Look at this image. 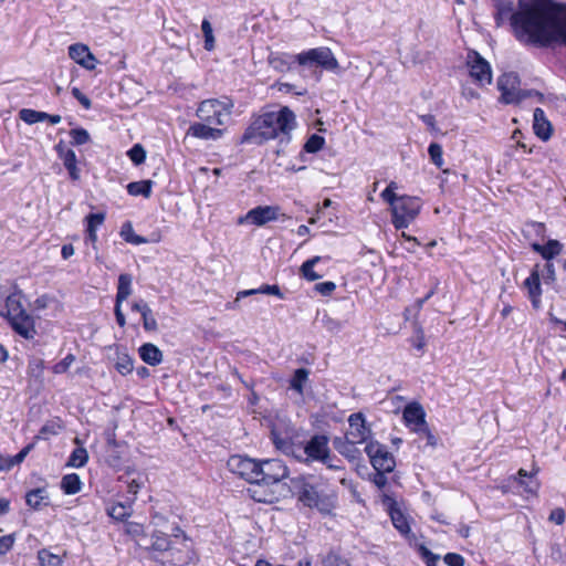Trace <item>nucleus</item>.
I'll list each match as a JSON object with an SVG mask.
<instances>
[{"instance_id":"1","label":"nucleus","mask_w":566,"mask_h":566,"mask_svg":"<svg viewBox=\"0 0 566 566\" xmlns=\"http://www.w3.org/2000/svg\"><path fill=\"white\" fill-rule=\"evenodd\" d=\"M566 15V4L556 0H518L514 38L524 45L546 48V41Z\"/></svg>"},{"instance_id":"2","label":"nucleus","mask_w":566,"mask_h":566,"mask_svg":"<svg viewBox=\"0 0 566 566\" xmlns=\"http://www.w3.org/2000/svg\"><path fill=\"white\" fill-rule=\"evenodd\" d=\"M295 127L294 112L287 106H282L279 111L263 112L252 116L239 144L261 146L274 139H277L280 144H287Z\"/></svg>"},{"instance_id":"3","label":"nucleus","mask_w":566,"mask_h":566,"mask_svg":"<svg viewBox=\"0 0 566 566\" xmlns=\"http://www.w3.org/2000/svg\"><path fill=\"white\" fill-rule=\"evenodd\" d=\"M145 552L149 560L160 566H189L198 560L190 538L178 524L171 528V534L154 531Z\"/></svg>"},{"instance_id":"4","label":"nucleus","mask_w":566,"mask_h":566,"mask_svg":"<svg viewBox=\"0 0 566 566\" xmlns=\"http://www.w3.org/2000/svg\"><path fill=\"white\" fill-rule=\"evenodd\" d=\"M291 495L298 504L323 516L334 514L338 505V492L314 474H298L290 479L286 496Z\"/></svg>"},{"instance_id":"5","label":"nucleus","mask_w":566,"mask_h":566,"mask_svg":"<svg viewBox=\"0 0 566 566\" xmlns=\"http://www.w3.org/2000/svg\"><path fill=\"white\" fill-rule=\"evenodd\" d=\"M290 470L280 459L260 461L258 483L247 489L248 495L258 503L274 504L286 497V484Z\"/></svg>"},{"instance_id":"6","label":"nucleus","mask_w":566,"mask_h":566,"mask_svg":"<svg viewBox=\"0 0 566 566\" xmlns=\"http://www.w3.org/2000/svg\"><path fill=\"white\" fill-rule=\"evenodd\" d=\"M268 62L274 71L280 73L289 72L293 63L307 67L316 66L331 72L339 71V63L328 46L310 49L295 55L285 52H271Z\"/></svg>"},{"instance_id":"7","label":"nucleus","mask_w":566,"mask_h":566,"mask_svg":"<svg viewBox=\"0 0 566 566\" xmlns=\"http://www.w3.org/2000/svg\"><path fill=\"white\" fill-rule=\"evenodd\" d=\"M23 295L20 292L11 293L6 297V302L1 304L2 311L0 315L6 317L12 329L25 339L33 338L34 319L27 313L22 304Z\"/></svg>"},{"instance_id":"8","label":"nucleus","mask_w":566,"mask_h":566,"mask_svg":"<svg viewBox=\"0 0 566 566\" xmlns=\"http://www.w3.org/2000/svg\"><path fill=\"white\" fill-rule=\"evenodd\" d=\"M233 108L234 102L229 96L207 98L199 103L196 115L201 122L220 127L226 125L227 118L231 116Z\"/></svg>"},{"instance_id":"9","label":"nucleus","mask_w":566,"mask_h":566,"mask_svg":"<svg viewBox=\"0 0 566 566\" xmlns=\"http://www.w3.org/2000/svg\"><path fill=\"white\" fill-rule=\"evenodd\" d=\"M389 205L391 223L396 230L408 228L420 214L422 200L417 196L401 195Z\"/></svg>"},{"instance_id":"10","label":"nucleus","mask_w":566,"mask_h":566,"mask_svg":"<svg viewBox=\"0 0 566 566\" xmlns=\"http://www.w3.org/2000/svg\"><path fill=\"white\" fill-rule=\"evenodd\" d=\"M521 78L515 72H506L499 76L497 88L501 92L500 102L505 105H517L522 101L536 96L539 101L544 95L535 90H521Z\"/></svg>"},{"instance_id":"11","label":"nucleus","mask_w":566,"mask_h":566,"mask_svg":"<svg viewBox=\"0 0 566 566\" xmlns=\"http://www.w3.org/2000/svg\"><path fill=\"white\" fill-rule=\"evenodd\" d=\"M298 434L293 428L273 426L271 441L283 454L302 460V442L297 441Z\"/></svg>"},{"instance_id":"12","label":"nucleus","mask_w":566,"mask_h":566,"mask_svg":"<svg viewBox=\"0 0 566 566\" xmlns=\"http://www.w3.org/2000/svg\"><path fill=\"white\" fill-rule=\"evenodd\" d=\"M364 450L376 472H392L395 470L396 459L386 444L377 440H370Z\"/></svg>"},{"instance_id":"13","label":"nucleus","mask_w":566,"mask_h":566,"mask_svg":"<svg viewBox=\"0 0 566 566\" xmlns=\"http://www.w3.org/2000/svg\"><path fill=\"white\" fill-rule=\"evenodd\" d=\"M329 451V438L323 433H315L307 441L302 442L300 461L306 464L321 462L328 458Z\"/></svg>"},{"instance_id":"14","label":"nucleus","mask_w":566,"mask_h":566,"mask_svg":"<svg viewBox=\"0 0 566 566\" xmlns=\"http://www.w3.org/2000/svg\"><path fill=\"white\" fill-rule=\"evenodd\" d=\"M229 470L253 486L258 483L260 461L247 455L233 454L228 460Z\"/></svg>"},{"instance_id":"15","label":"nucleus","mask_w":566,"mask_h":566,"mask_svg":"<svg viewBox=\"0 0 566 566\" xmlns=\"http://www.w3.org/2000/svg\"><path fill=\"white\" fill-rule=\"evenodd\" d=\"M465 65L474 84L485 86L492 83V67L478 51L470 50L468 52Z\"/></svg>"},{"instance_id":"16","label":"nucleus","mask_w":566,"mask_h":566,"mask_svg":"<svg viewBox=\"0 0 566 566\" xmlns=\"http://www.w3.org/2000/svg\"><path fill=\"white\" fill-rule=\"evenodd\" d=\"M287 218L285 213H281L280 206H258L239 217L238 224L251 223L255 227H263L269 222L276 221L280 218Z\"/></svg>"},{"instance_id":"17","label":"nucleus","mask_w":566,"mask_h":566,"mask_svg":"<svg viewBox=\"0 0 566 566\" xmlns=\"http://www.w3.org/2000/svg\"><path fill=\"white\" fill-rule=\"evenodd\" d=\"M348 428L345 431L346 437L360 444L368 443L373 434L370 426L367 423L366 417L361 411L353 412L347 419Z\"/></svg>"},{"instance_id":"18","label":"nucleus","mask_w":566,"mask_h":566,"mask_svg":"<svg viewBox=\"0 0 566 566\" xmlns=\"http://www.w3.org/2000/svg\"><path fill=\"white\" fill-rule=\"evenodd\" d=\"M523 286L527 292V296L534 310H538L542 304V284L539 265L536 264L531 270L530 275L524 280Z\"/></svg>"},{"instance_id":"19","label":"nucleus","mask_w":566,"mask_h":566,"mask_svg":"<svg viewBox=\"0 0 566 566\" xmlns=\"http://www.w3.org/2000/svg\"><path fill=\"white\" fill-rule=\"evenodd\" d=\"M402 420L407 428L416 432L427 423L426 411L418 401L409 402L402 411Z\"/></svg>"},{"instance_id":"20","label":"nucleus","mask_w":566,"mask_h":566,"mask_svg":"<svg viewBox=\"0 0 566 566\" xmlns=\"http://www.w3.org/2000/svg\"><path fill=\"white\" fill-rule=\"evenodd\" d=\"M69 56L87 71H93L98 63L90 48L83 43H74L69 46Z\"/></svg>"},{"instance_id":"21","label":"nucleus","mask_w":566,"mask_h":566,"mask_svg":"<svg viewBox=\"0 0 566 566\" xmlns=\"http://www.w3.org/2000/svg\"><path fill=\"white\" fill-rule=\"evenodd\" d=\"M224 135V129L218 126L208 125L203 122L192 123L188 130L187 136H191L201 140H218Z\"/></svg>"},{"instance_id":"22","label":"nucleus","mask_w":566,"mask_h":566,"mask_svg":"<svg viewBox=\"0 0 566 566\" xmlns=\"http://www.w3.org/2000/svg\"><path fill=\"white\" fill-rule=\"evenodd\" d=\"M357 444L360 443L357 441H353L346 436L334 437L333 439L334 449L349 462L358 461L361 458V452L356 447Z\"/></svg>"},{"instance_id":"23","label":"nucleus","mask_w":566,"mask_h":566,"mask_svg":"<svg viewBox=\"0 0 566 566\" xmlns=\"http://www.w3.org/2000/svg\"><path fill=\"white\" fill-rule=\"evenodd\" d=\"M494 22L497 28L502 27L506 21L510 22L512 33L514 34V3L512 0H495L494 2Z\"/></svg>"},{"instance_id":"24","label":"nucleus","mask_w":566,"mask_h":566,"mask_svg":"<svg viewBox=\"0 0 566 566\" xmlns=\"http://www.w3.org/2000/svg\"><path fill=\"white\" fill-rule=\"evenodd\" d=\"M59 158L62 160L63 166L69 172V177L72 181H78L81 178V170L77 167L76 154L73 149L66 148L60 143L56 146Z\"/></svg>"},{"instance_id":"25","label":"nucleus","mask_w":566,"mask_h":566,"mask_svg":"<svg viewBox=\"0 0 566 566\" xmlns=\"http://www.w3.org/2000/svg\"><path fill=\"white\" fill-rule=\"evenodd\" d=\"M533 130L535 136L543 142L549 140L554 132L552 123L539 107H536L533 112Z\"/></svg>"},{"instance_id":"26","label":"nucleus","mask_w":566,"mask_h":566,"mask_svg":"<svg viewBox=\"0 0 566 566\" xmlns=\"http://www.w3.org/2000/svg\"><path fill=\"white\" fill-rule=\"evenodd\" d=\"M130 310L140 314L145 332L153 333L158 329L157 319L147 302L144 300L135 301L130 304Z\"/></svg>"},{"instance_id":"27","label":"nucleus","mask_w":566,"mask_h":566,"mask_svg":"<svg viewBox=\"0 0 566 566\" xmlns=\"http://www.w3.org/2000/svg\"><path fill=\"white\" fill-rule=\"evenodd\" d=\"M563 244L556 239H548L545 244L534 242L531 244V249L538 253L546 262L558 256L563 252Z\"/></svg>"},{"instance_id":"28","label":"nucleus","mask_w":566,"mask_h":566,"mask_svg":"<svg viewBox=\"0 0 566 566\" xmlns=\"http://www.w3.org/2000/svg\"><path fill=\"white\" fill-rule=\"evenodd\" d=\"M539 472V468L534 467L531 472H527L525 469H520L515 475L510 476V480L518 484L524 489V492L531 494V495H537L539 483L536 482L535 486L532 488L526 481V478H534Z\"/></svg>"},{"instance_id":"29","label":"nucleus","mask_w":566,"mask_h":566,"mask_svg":"<svg viewBox=\"0 0 566 566\" xmlns=\"http://www.w3.org/2000/svg\"><path fill=\"white\" fill-rule=\"evenodd\" d=\"M133 502L127 500L125 502H113L107 505L106 513L115 521H125L133 513Z\"/></svg>"},{"instance_id":"30","label":"nucleus","mask_w":566,"mask_h":566,"mask_svg":"<svg viewBox=\"0 0 566 566\" xmlns=\"http://www.w3.org/2000/svg\"><path fill=\"white\" fill-rule=\"evenodd\" d=\"M408 343L417 350V356H422L424 354L427 339L424 329L418 321L412 323V335L408 338Z\"/></svg>"},{"instance_id":"31","label":"nucleus","mask_w":566,"mask_h":566,"mask_svg":"<svg viewBox=\"0 0 566 566\" xmlns=\"http://www.w3.org/2000/svg\"><path fill=\"white\" fill-rule=\"evenodd\" d=\"M138 353L140 359L150 366H157L163 361L161 350L151 343L143 344L139 347Z\"/></svg>"},{"instance_id":"32","label":"nucleus","mask_w":566,"mask_h":566,"mask_svg":"<svg viewBox=\"0 0 566 566\" xmlns=\"http://www.w3.org/2000/svg\"><path fill=\"white\" fill-rule=\"evenodd\" d=\"M389 516L394 527L401 534L408 535L411 532V527L407 516L403 512L396 507V503L394 502L389 509Z\"/></svg>"},{"instance_id":"33","label":"nucleus","mask_w":566,"mask_h":566,"mask_svg":"<svg viewBox=\"0 0 566 566\" xmlns=\"http://www.w3.org/2000/svg\"><path fill=\"white\" fill-rule=\"evenodd\" d=\"M60 488L65 495H74L82 491L83 482L77 473L64 474Z\"/></svg>"},{"instance_id":"34","label":"nucleus","mask_w":566,"mask_h":566,"mask_svg":"<svg viewBox=\"0 0 566 566\" xmlns=\"http://www.w3.org/2000/svg\"><path fill=\"white\" fill-rule=\"evenodd\" d=\"M310 370L304 367L295 369L289 380V388L295 391L297 395L303 396L305 385L310 380Z\"/></svg>"},{"instance_id":"35","label":"nucleus","mask_w":566,"mask_h":566,"mask_svg":"<svg viewBox=\"0 0 566 566\" xmlns=\"http://www.w3.org/2000/svg\"><path fill=\"white\" fill-rule=\"evenodd\" d=\"M133 277L128 273H122L117 280V292L115 296V304H122L132 294Z\"/></svg>"},{"instance_id":"36","label":"nucleus","mask_w":566,"mask_h":566,"mask_svg":"<svg viewBox=\"0 0 566 566\" xmlns=\"http://www.w3.org/2000/svg\"><path fill=\"white\" fill-rule=\"evenodd\" d=\"M108 450L106 454V463L113 469H120L123 465V457L118 450L122 444L116 439H108Z\"/></svg>"},{"instance_id":"37","label":"nucleus","mask_w":566,"mask_h":566,"mask_svg":"<svg viewBox=\"0 0 566 566\" xmlns=\"http://www.w3.org/2000/svg\"><path fill=\"white\" fill-rule=\"evenodd\" d=\"M154 182L150 179L132 181L127 185L126 189L128 195L133 197L143 196L144 198H149L151 196Z\"/></svg>"},{"instance_id":"38","label":"nucleus","mask_w":566,"mask_h":566,"mask_svg":"<svg viewBox=\"0 0 566 566\" xmlns=\"http://www.w3.org/2000/svg\"><path fill=\"white\" fill-rule=\"evenodd\" d=\"M114 367L122 376H127L134 369V359L127 353H117Z\"/></svg>"},{"instance_id":"39","label":"nucleus","mask_w":566,"mask_h":566,"mask_svg":"<svg viewBox=\"0 0 566 566\" xmlns=\"http://www.w3.org/2000/svg\"><path fill=\"white\" fill-rule=\"evenodd\" d=\"M120 237L125 242L134 245L145 244L148 242V240L145 237L135 233L133 226L129 221L125 222L122 226Z\"/></svg>"},{"instance_id":"40","label":"nucleus","mask_w":566,"mask_h":566,"mask_svg":"<svg viewBox=\"0 0 566 566\" xmlns=\"http://www.w3.org/2000/svg\"><path fill=\"white\" fill-rule=\"evenodd\" d=\"M88 461V453H87V450L84 448V447H77L75 448L67 461H66V467H70V468H83Z\"/></svg>"},{"instance_id":"41","label":"nucleus","mask_w":566,"mask_h":566,"mask_svg":"<svg viewBox=\"0 0 566 566\" xmlns=\"http://www.w3.org/2000/svg\"><path fill=\"white\" fill-rule=\"evenodd\" d=\"M319 261H321L319 256H314V258L308 259L305 262H303V264L300 268L301 275L310 282L321 279L322 275L314 271V266Z\"/></svg>"},{"instance_id":"42","label":"nucleus","mask_w":566,"mask_h":566,"mask_svg":"<svg viewBox=\"0 0 566 566\" xmlns=\"http://www.w3.org/2000/svg\"><path fill=\"white\" fill-rule=\"evenodd\" d=\"M201 30H202L203 38H205V42H203L205 50H207L209 52L214 50L216 41H214L212 25H211L210 21L206 18L201 22Z\"/></svg>"},{"instance_id":"43","label":"nucleus","mask_w":566,"mask_h":566,"mask_svg":"<svg viewBox=\"0 0 566 566\" xmlns=\"http://www.w3.org/2000/svg\"><path fill=\"white\" fill-rule=\"evenodd\" d=\"M554 43L563 44L566 48V14L556 30L553 32L551 39L546 41V48Z\"/></svg>"},{"instance_id":"44","label":"nucleus","mask_w":566,"mask_h":566,"mask_svg":"<svg viewBox=\"0 0 566 566\" xmlns=\"http://www.w3.org/2000/svg\"><path fill=\"white\" fill-rule=\"evenodd\" d=\"M325 145V138L318 134H312L305 142L303 149L305 153L315 154Z\"/></svg>"},{"instance_id":"45","label":"nucleus","mask_w":566,"mask_h":566,"mask_svg":"<svg viewBox=\"0 0 566 566\" xmlns=\"http://www.w3.org/2000/svg\"><path fill=\"white\" fill-rule=\"evenodd\" d=\"M38 562L40 566H60L62 564L59 555L52 554L46 549L38 551Z\"/></svg>"},{"instance_id":"46","label":"nucleus","mask_w":566,"mask_h":566,"mask_svg":"<svg viewBox=\"0 0 566 566\" xmlns=\"http://www.w3.org/2000/svg\"><path fill=\"white\" fill-rule=\"evenodd\" d=\"M124 532L134 541L146 537L144 525L137 522H127L124 526Z\"/></svg>"},{"instance_id":"47","label":"nucleus","mask_w":566,"mask_h":566,"mask_svg":"<svg viewBox=\"0 0 566 566\" xmlns=\"http://www.w3.org/2000/svg\"><path fill=\"white\" fill-rule=\"evenodd\" d=\"M105 212L88 213L85 219V231H97L105 221Z\"/></svg>"},{"instance_id":"48","label":"nucleus","mask_w":566,"mask_h":566,"mask_svg":"<svg viewBox=\"0 0 566 566\" xmlns=\"http://www.w3.org/2000/svg\"><path fill=\"white\" fill-rule=\"evenodd\" d=\"M428 154L432 164L441 169L444 164L442 146L438 143H431L428 147Z\"/></svg>"},{"instance_id":"49","label":"nucleus","mask_w":566,"mask_h":566,"mask_svg":"<svg viewBox=\"0 0 566 566\" xmlns=\"http://www.w3.org/2000/svg\"><path fill=\"white\" fill-rule=\"evenodd\" d=\"M127 156L135 166H139L146 160V150L142 144H135L127 151Z\"/></svg>"},{"instance_id":"50","label":"nucleus","mask_w":566,"mask_h":566,"mask_svg":"<svg viewBox=\"0 0 566 566\" xmlns=\"http://www.w3.org/2000/svg\"><path fill=\"white\" fill-rule=\"evenodd\" d=\"M126 483H127V494H128L126 499L134 503L136 501V496H137L139 490L144 485V481H143L142 476L138 475L137 478H132V479L127 480Z\"/></svg>"},{"instance_id":"51","label":"nucleus","mask_w":566,"mask_h":566,"mask_svg":"<svg viewBox=\"0 0 566 566\" xmlns=\"http://www.w3.org/2000/svg\"><path fill=\"white\" fill-rule=\"evenodd\" d=\"M322 564L323 566H352L348 559L335 552L327 553Z\"/></svg>"},{"instance_id":"52","label":"nucleus","mask_w":566,"mask_h":566,"mask_svg":"<svg viewBox=\"0 0 566 566\" xmlns=\"http://www.w3.org/2000/svg\"><path fill=\"white\" fill-rule=\"evenodd\" d=\"M418 553L423 559L426 566H438L440 556L432 553L427 546L423 544L419 545Z\"/></svg>"},{"instance_id":"53","label":"nucleus","mask_w":566,"mask_h":566,"mask_svg":"<svg viewBox=\"0 0 566 566\" xmlns=\"http://www.w3.org/2000/svg\"><path fill=\"white\" fill-rule=\"evenodd\" d=\"M71 143L73 145H84L90 140V134L86 129L78 127L70 130Z\"/></svg>"},{"instance_id":"54","label":"nucleus","mask_w":566,"mask_h":566,"mask_svg":"<svg viewBox=\"0 0 566 566\" xmlns=\"http://www.w3.org/2000/svg\"><path fill=\"white\" fill-rule=\"evenodd\" d=\"M52 506V507H60L59 503H55L53 499L51 497L49 491L46 488H39L38 486V507L39 506Z\"/></svg>"},{"instance_id":"55","label":"nucleus","mask_w":566,"mask_h":566,"mask_svg":"<svg viewBox=\"0 0 566 566\" xmlns=\"http://www.w3.org/2000/svg\"><path fill=\"white\" fill-rule=\"evenodd\" d=\"M74 361L75 356L73 354H67L62 360L53 365L52 371L57 375L64 374L69 370V368Z\"/></svg>"},{"instance_id":"56","label":"nucleus","mask_w":566,"mask_h":566,"mask_svg":"<svg viewBox=\"0 0 566 566\" xmlns=\"http://www.w3.org/2000/svg\"><path fill=\"white\" fill-rule=\"evenodd\" d=\"M398 189V184L396 181H390L387 187L381 191L380 198L387 202L391 203V201L396 200L400 196L396 193Z\"/></svg>"},{"instance_id":"57","label":"nucleus","mask_w":566,"mask_h":566,"mask_svg":"<svg viewBox=\"0 0 566 566\" xmlns=\"http://www.w3.org/2000/svg\"><path fill=\"white\" fill-rule=\"evenodd\" d=\"M415 433H418L421 437H423L427 440L428 447L436 448L438 446V438L433 434V432L429 428L428 422L424 426H422L420 429H418V431H416Z\"/></svg>"},{"instance_id":"58","label":"nucleus","mask_w":566,"mask_h":566,"mask_svg":"<svg viewBox=\"0 0 566 566\" xmlns=\"http://www.w3.org/2000/svg\"><path fill=\"white\" fill-rule=\"evenodd\" d=\"M259 294L274 295L280 300H284L285 295L282 293L277 284H262L258 287Z\"/></svg>"},{"instance_id":"59","label":"nucleus","mask_w":566,"mask_h":566,"mask_svg":"<svg viewBox=\"0 0 566 566\" xmlns=\"http://www.w3.org/2000/svg\"><path fill=\"white\" fill-rule=\"evenodd\" d=\"M31 447L32 446L29 444L25 448H23L20 452H18L15 455L10 457V460L7 462L8 464L1 465L0 469H13L17 464L21 463L24 460Z\"/></svg>"},{"instance_id":"60","label":"nucleus","mask_w":566,"mask_h":566,"mask_svg":"<svg viewBox=\"0 0 566 566\" xmlns=\"http://www.w3.org/2000/svg\"><path fill=\"white\" fill-rule=\"evenodd\" d=\"M314 290L323 296H331L336 290V284L332 281L316 283Z\"/></svg>"},{"instance_id":"61","label":"nucleus","mask_w":566,"mask_h":566,"mask_svg":"<svg viewBox=\"0 0 566 566\" xmlns=\"http://www.w3.org/2000/svg\"><path fill=\"white\" fill-rule=\"evenodd\" d=\"M443 562L447 566H464L465 558L459 553H447L443 556Z\"/></svg>"},{"instance_id":"62","label":"nucleus","mask_w":566,"mask_h":566,"mask_svg":"<svg viewBox=\"0 0 566 566\" xmlns=\"http://www.w3.org/2000/svg\"><path fill=\"white\" fill-rule=\"evenodd\" d=\"M319 463L324 464L327 469L333 471H340L344 469L342 461L333 454L332 450L328 452V458Z\"/></svg>"},{"instance_id":"63","label":"nucleus","mask_w":566,"mask_h":566,"mask_svg":"<svg viewBox=\"0 0 566 566\" xmlns=\"http://www.w3.org/2000/svg\"><path fill=\"white\" fill-rule=\"evenodd\" d=\"M73 97L85 108L90 109L92 107L91 99L82 93L78 87H73L71 91Z\"/></svg>"},{"instance_id":"64","label":"nucleus","mask_w":566,"mask_h":566,"mask_svg":"<svg viewBox=\"0 0 566 566\" xmlns=\"http://www.w3.org/2000/svg\"><path fill=\"white\" fill-rule=\"evenodd\" d=\"M565 520H566V513H565L564 509H562V507H556V509L552 510V512L548 516V521L552 523H555L556 525H563L565 523Z\"/></svg>"}]
</instances>
